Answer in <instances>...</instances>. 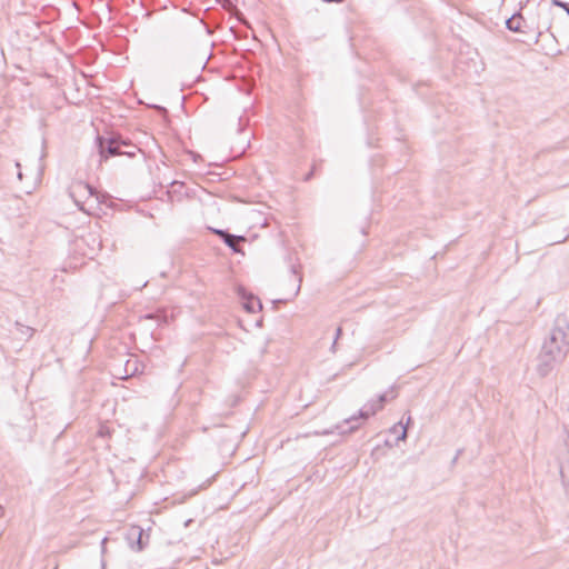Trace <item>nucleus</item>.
<instances>
[{"label": "nucleus", "mask_w": 569, "mask_h": 569, "mask_svg": "<svg viewBox=\"0 0 569 569\" xmlns=\"http://www.w3.org/2000/svg\"><path fill=\"white\" fill-rule=\"evenodd\" d=\"M209 230L217 234L223 243L230 248L234 253H243L241 247L239 246V242H246L247 238L244 236H237L230 233L228 230L223 229H217V228H209Z\"/></svg>", "instance_id": "nucleus-4"}, {"label": "nucleus", "mask_w": 569, "mask_h": 569, "mask_svg": "<svg viewBox=\"0 0 569 569\" xmlns=\"http://www.w3.org/2000/svg\"><path fill=\"white\" fill-rule=\"evenodd\" d=\"M291 271H292L293 274H297V270H296L295 267H291Z\"/></svg>", "instance_id": "nucleus-24"}, {"label": "nucleus", "mask_w": 569, "mask_h": 569, "mask_svg": "<svg viewBox=\"0 0 569 569\" xmlns=\"http://www.w3.org/2000/svg\"><path fill=\"white\" fill-rule=\"evenodd\" d=\"M562 18L555 11L552 4L547 1H540L535 8L527 9L526 28L535 34L536 41L545 33L549 32L556 38V22Z\"/></svg>", "instance_id": "nucleus-2"}, {"label": "nucleus", "mask_w": 569, "mask_h": 569, "mask_svg": "<svg viewBox=\"0 0 569 569\" xmlns=\"http://www.w3.org/2000/svg\"><path fill=\"white\" fill-rule=\"evenodd\" d=\"M16 327L19 330V332L27 339L32 337L34 330L31 327L24 326L18 321L16 322Z\"/></svg>", "instance_id": "nucleus-13"}, {"label": "nucleus", "mask_w": 569, "mask_h": 569, "mask_svg": "<svg viewBox=\"0 0 569 569\" xmlns=\"http://www.w3.org/2000/svg\"><path fill=\"white\" fill-rule=\"evenodd\" d=\"M158 109L162 110V111H166L164 107H157Z\"/></svg>", "instance_id": "nucleus-26"}, {"label": "nucleus", "mask_w": 569, "mask_h": 569, "mask_svg": "<svg viewBox=\"0 0 569 569\" xmlns=\"http://www.w3.org/2000/svg\"><path fill=\"white\" fill-rule=\"evenodd\" d=\"M96 142L100 156V162H102L108 160L110 157L122 156V144H129V139L114 133L109 137L98 134Z\"/></svg>", "instance_id": "nucleus-3"}, {"label": "nucleus", "mask_w": 569, "mask_h": 569, "mask_svg": "<svg viewBox=\"0 0 569 569\" xmlns=\"http://www.w3.org/2000/svg\"><path fill=\"white\" fill-rule=\"evenodd\" d=\"M313 172H315V169H311V171H309L306 177H305V181H309L311 179V177L313 176Z\"/></svg>", "instance_id": "nucleus-18"}, {"label": "nucleus", "mask_w": 569, "mask_h": 569, "mask_svg": "<svg viewBox=\"0 0 569 569\" xmlns=\"http://www.w3.org/2000/svg\"><path fill=\"white\" fill-rule=\"evenodd\" d=\"M130 547L136 551H141L149 542V535H146L140 526H132L127 535Z\"/></svg>", "instance_id": "nucleus-5"}, {"label": "nucleus", "mask_w": 569, "mask_h": 569, "mask_svg": "<svg viewBox=\"0 0 569 569\" xmlns=\"http://www.w3.org/2000/svg\"><path fill=\"white\" fill-rule=\"evenodd\" d=\"M122 147L124 149H122V156H127L129 158H133L136 157L137 152L140 151V149L131 143V141L129 140V144H122Z\"/></svg>", "instance_id": "nucleus-12"}, {"label": "nucleus", "mask_w": 569, "mask_h": 569, "mask_svg": "<svg viewBox=\"0 0 569 569\" xmlns=\"http://www.w3.org/2000/svg\"><path fill=\"white\" fill-rule=\"evenodd\" d=\"M99 433L102 436L103 433H106V430H100Z\"/></svg>", "instance_id": "nucleus-27"}, {"label": "nucleus", "mask_w": 569, "mask_h": 569, "mask_svg": "<svg viewBox=\"0 0 569 569\" xmlns=\"http://www.w3.org/2000/svg\"><path fill=\"white\" fill-rule=\"evenodd\" d=\"M144 319L156 320L159 323L162 322V321L166 322V317L164 316H162L160 313H153V312L147 313L144 316Z\"/></svg>", "instance_id": "nucleus-15"}, {"label": "nucleus", "mask_w": 569, "mask_h": 569, "mask_svg": "<svg viewBox=\"0 0 569 569\" xmlns=\"http://www.w3.org/2000/svg\"><path fill=\"white\" fill-rule=\"evenodd\" d=\"M240 296L242 298V306L247 312L254 313L262 309V303L259 298L254 297L251 293H246L240 291Z\"/></svg>", "instance_id": "nucleus-8"}, {"label": "nucleus", "mask_w": 569, "mask_h": 569, "mask_svg": "<svg viewBox=\"0 0 569 569\" xmlns=\"http://www.w3.org/2000/svg\"><path fill=\"white\" fill-rule=\"evenodd\" d=\"M460 453H461V450H458V451H457V453H456V456L452 458V465H455V463L457 462V460H458V458H459Z\"/></svg>", "instance_id": "nucleus-20"}, {"label": "nucleus", "mask_w": 569, "mask_h": 569, "mask_svg": "<svg viewBox=\"0 0 569 569\" xmlns=\"http://www.w3.org/2000/svg\"><path fill=\"white\" fill-rule=\"evenodd\" d=\"M551 4H552V8L558 7V8L563 9L567 12V14L569 16V3L568 2H565L561 0H552Z\"/></svg>", "instance_id": "nucleus-14"}, {"label": "nucleus", "mask_w": 569, "mask_h": 569, "mask_svg": "<svg viewBox=\"0 0 569 569\" xmlns=\"http://www.w3.org/2000/svg\"><path fill=\"white\" fill-rule=\"evenodd\" d=\"M99 433L102 436L103 433H106V430H100Z\"/></svg>", "instance_id": "nucleus-28"}, {"label": "nucleus", "mask_w": 569, "mask_h": 569, "mask_svg": "<svg viewBox=\"0 0 569 569\" xmlns=\"http://www.w3.org/2000/svg\"><path fill=\"white\" fill-rule=\"evenodd\" d=\"M337 341H338V340H333V342H332V345H331V348H330V349H331V351H332V352H336Z\"/></svg>", "instance_id": "nucleus-22"}, {"label": "nucleus", "mask_w": 569, "mask_h": 569, "mask_svg": "<svg viewBox=\"0 0 569 569\" xmlns=\"http://www.w3.org/2000/svg\"><path fill=\"white\" fill-rule=\"evenodd\" d=\"M107 540H108L107 538H103L102 541H101L102 551L104 550V546L107 543Z\"/></svg>", "instance_id": "nucleus-23"}, {"label": "nucleus", "mask_w": 569, "mask_h": 569, "mask_svg": "<svg viewBox=\"0 0 569 569\" xmlns=\"http://www.w3.org/2000/svg\"><path fill=\"white\" fill-rule=\"evenodd\" d=\"M70 196L74 199L76 203H79L78 197H97V190L89 183L83 181L74 182L70 188Z\"/></svg>", "instance_id": "nucleus-7"}, {"label": "nucleus", "mask_w": 569, "mask_h": 569, "mask_svg": "<svg viewBox=\"0 0 569 569\" xmlns=\"http://www.w3.org/2000/svg\"><path fill=\"white\" fill-rule=\"evenodd\" d=\"M357 428H358L357 426H352V427H350L349 431H353V430H356Z\"/></svg>", "instance_id": "nucleus-25"}, {"label": "nucleus", "mask_w": 569, "mask_h": 569, "mask_svg": "<svg viewBox=\"0 0 569 569\" xmlns=\"http://www.w3.org/2000/svg\"><path fill=\"white\" fill-rule=\"evenodd\" d=\"M569 353V309L559 313L538 355L536 371L547 377L553 368L563 362Z\"/></svg>", "instance_id": "nucleus-1"}, {"label": "nucleus", "mask_w": 569, "mask_h": 569, "mask_svg": "<svg viewBox=\"0 0 569 569\" xmlns=\"http://www.w3.org/2000/svg\"><path fill=\"white\" fill-rule=\"evenodd\" d=\"M16 167H17L18 169H20V163H19V162H16ZM18 178H19L20 180L22 179V172H21V170H19V171H18Z\"/></svg>", "instance_id": "nucleus-21"}, {"label": "nucleus", "mask_w": 569, "mask_h": 569, "mask_svg": "<svg viewBox=\"0 0 569 569\" xmlns=\"http://www.w3.org/2000/svg\"><path fill=\"white\" fill-rule=\"evenodd\" d=\"M410 421H411V417L409 416L405 426H402V423L399 422L398 425H395L391 428V432H397L398 427L401 428V433L397 437V440H405L407 438V428H408V425L410 423Z\"/></svg>", "instance_id": "nucleus-11"}, {"label": "nucleus", "mask_w": 569, "mask_h": 569, "mask_svg": "<svg viewBox=\"0 0 569 569\" xmlns=\"http://www.w3.org/2000/svg\"><path fill=\"white\" fill-rule=\"evenodd\" d=\"M522 7L519 11L515 12L510 18L506 20V28L512 32H520L529 34V31L526 26L527 12L522 13Z\"/></svg>", "instance_id": "nucleus-6"}, {"label": "nucleus", "mask_w": 569, "mask_h": 569, "mask_svg": "<svg viewBox=\"0 0 569 569\" xmlns=\"http://www.w3.org/2000/svg\"><path fill=\"white\" fill-rule=\"evenodd\" d=\"M390 395V398L391 399H395L397 397V392H396V387H391L388 391L381 393L377 399L376 401L381 405V407L383 408L385 403L387 402L388 400V397Z\"/></svg>", "instance_id": "nucleus-10"}, {"label": "nucleus", "mask_w": 569, "mask_h": 569, "mask_svg": "<svg viewBox=\"0 0 569 569\" xmlns=\"http://www.w3.org/2000/svg\"><path fill=\"white\" fill-rule=\"evenodd\" d=\"M363 407H370L375 409L376 413L382 409L381 405H379L376 400L368 401Z\"/></svg>", "instance_id": "nucleus-16"}, {"label": "nucleus", "mask_w": 569, "mask_h": 569, "mask_svg": "<svg viewBox=\"0 0 569 569\" xmlns=\"http://www.w3.org/2000/svg\"><path fill=\"white\" fill-rule=\"evenodd\" d=\"M301 281H302V278H301V276H299V277H298V286H297V289H296L295 295H297V293L299 292L300 287H301Z\"/></svg>", "instance_id": "nucleus-19"}, {"label": "nucleus", "mask_w": 569, "mask_h": 569, "mask_svg": "<svg viewBox=\"0 0 569 569\" xmlns=\"http://www.w3.org/2000/svg\"><path fill=\"white\" fill-rule=\"evenodd\" d=\"M376 415V411L375 409H371L370 407H362L359 411H358V415L357 416H352L348 419H346V422H351V421H355L356 419L360 418V419H363V420H367L368 418H370L371 416Z\"/></svg>", "instance_id": "nucleus-9"}, {"label": "nucleus", "mask_w": 569, "mask_h": 569, "mask_svg": "<svg viewBox=\"0 0 569 569\" xmlns=\"http://www.w3.org/2000/svg\"><path fill=\"white\" fill-rule=\"evenodd\" d=\"M341 335H342V329L340 327H338L337 330H336L335 340H338Z\"/></svg>", "instance_id": "nucleus-17"}]
</instances>
